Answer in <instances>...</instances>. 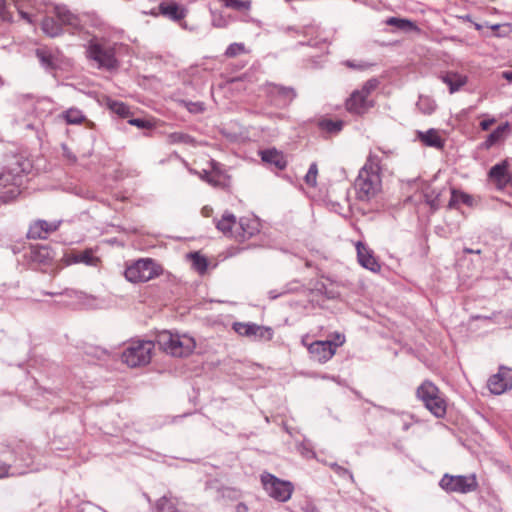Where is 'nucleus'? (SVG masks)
Returning <instances> with one entry per match:
<instances>
[{
	"mask_svg": "<svg viewBox=\"0 0 512 512\" xmlns=\"http://www.w3.org/2000/svg\"><path fill=\"white\" fill-rule=\"evenodd\" d=\"M344 64L349 67V68H353V69H363L365 66L362 65V64H355L354 62L350 61V60H347L344 62Z\"/></svg>",
	"mask_w": 512,
	"mask_h": 512,
	"instance_id": "nucleus-50",
	"label": "nucleus"
},
{
	"mask_svg": "<svg viewBox=\"0 0 512 512\" xmlns=\"http://www.w3.org/2000/svg\"><path fill=\"white\" fill-rule=\"evenodd\" d=\"M32 258L39 263H48L52 259V251L47 246H37L32 252Z\"/></svg>",
	"mask_w": 512,
	"mask_h": 512,
	"instance_id": "nucleus-30",
	"label": "nucleus"
},
{
	"mask_svg": "<svg viewBox=\"0 0 512 512\" xmlns=\"http://www.w3.org/2000/svg\"><path fill=\"white\" fill-rule=\"evenodd\" d=\"M124 274L129 282H147L162 275L163 267L151 258H142L127 266Z\"/></svg>",
	"mask_w": 512,
	"mask_h": 512,
	"instance_id": "nucleus-5",
	"label": "nucleus"
},
{
	"mask_svg": "<svg viewBox=\"0 0 512 512\" xmlns=\"http://www.w3.org/2000/svg\"><path fill=\"white\" fill-rule=\"evenodd\" d=\"M226 8L238 12L249 11L252 6L251 0H219Z\"/></svg>",
	"mask_w": 512,
	"mask_h": 512,
	"instance_id": "nucleus-27",
	"label": "nucleus"
},
{
	"mask_svg": "<svg viewBox=\"0 0 512 512\" xmlns=\"http://www.w3.org/2000/svg\"><path fill=\"white\" fill-rule=\"evenodd\" d=\"M62 221H52L48 222L46 220H36L30 224L27 238L28 239H46L49 234L57 231L61 225Z\"/></svg>",
	"mask_w": 512,
	"mask_h": 512,
	"instance_id": "nucleus-11",
	"label": "nucleus"
},
{
	"mask_svg": "<svg viewBox=\"0 0 512 512\" xmlns=\"http://www.w3.org/2000/svg\"><path fill=\"white\" fill-rule=\"evenodd\" d=\"M168 142L170 144L185 143L190 144L194 142V139L188 134L182 132H173L168 135Z\"/></svg>",
	"mask_w": 512,
	"mask_h": 512,
	"instance_id": "nucleus-36",
	"label": "nucleus"
},
{
	"mask_svg": "<svg viewBox=\"0 0 512 512\" xmlns=\"http://www.w3.org/2000/svg\"><path fill=\"white\" fill-rule=\"evenodd\" d=\"M318 175V167L316 163H312L305 175V183L311 187L316 186Z\"/></svg>",
	"mask_w": 512,
	"mask_h": 512,
	"instance_id": "nucleus-38",
	"label": "nucleus"
},
{
	"mask_svg": "<svg viewBox=\"0 0 512 512\" xmlns=\"http://www.w3.org/2000/svg\"><path fill=\"white\" fill-rule=\"evenodd\" d=\"M0 20L4 22L12 21V13L9 11L6 0H0Z\"/></svg>",
	"mask_w": 512,
	"mask_h": 512,
	"instance_id": "nucleus-40",
	"label": "nucleus"
},
{
	"mask_svg": "<svg viewBox=\"0 0 512 512\" xmlns=\"http://www.w3.org/2000/svg\"><path fill=\"white\" fill-rule=\"evenodd\" d=\"M245 52V46L242 43H232L230 44L226 51L225 55L227 57H235Z\"/></svg>",
	"mask_w": 512,
	"mask_h": 512,
	"instance_id": "nucleus-39",
	"label": "nucleus"
},
{
	"mask_svg": "<svg viewBox=\"0 0 512 512\" xmlns=\"http://www.w3.org/2000/svg\"><path fill=\"white\" fill-rule=\"evenodd\" d=\"M464 252L468 253V254H471V253L479 254L481 251L480 250H473V249L465 248Z\"/></svg>",
	"mask_w": 512,
	"mask_h": 512,
	"instance_id": "nucleus-55",
	"label": "nucleus"
},
{
	"mask_svg": "<svg viewBox=\"0 0 512 512\" xmlns=\"http://www.w3.org/2000/svg\"><path fill=\"white\" fill-rule=\"evenodd\" d=\"M259 232V223L256 219L242 217L237 221L234 240L243 242Z\"/></svg>",
	"mask_w": 512,
	"mask_h": 512,
	"instance_id": "nucleus-15",
	"label": "nucleus"
},
{
	"mask_svg": "<svg viewBox=\"0 0 512 512\" xmlns=\"http://www.w3.org/2000/svg\"><path fill=\"white\" fill-rule=\"evenodd\" d=\"M86 57L95 62L99 69L111 71L119 66L115 44L105 38L92 37L86 46Z\"/></svg>",
	"mask_w": 512,
	"mask_h": 512,
	"instance_id": "nucleus-2",
	"label": "nucleus"
},
{
	"mask_svg": "<svg viewBox=\"0 0 512 512\" xmlns=\"http://www.w3.org/2000/svg\"><path fill=\"white\" fill-rule=\"evenodd\" d=\"M110 108L113 112L122 117H126L129 114L128 106L122 102H113L112 104H110Z\"/></svg>",
	"mask_w": 512,
	"mask_h": 512,
	"instance_id": "nucleus-41",
	"label": "nucleus"
},
{
	"mask_svg": "<svg viewBox=\"0 0 512 512\" xmlns=\"http://www.w3.org/2000/svg\"><path fill=\"white\" fill-rule=\"evenodd\" d=\"M157 342L162 350L174 357H187L196 348V341L193 337L170 331L159 333Z\"/></svg>",
	"mask_w": 512,
	"mask_h": 512,
	"instance_id": "nucleus-3",
	"label": "nucleus"
},
{
	"mask_svg": "<svg viewBox=\"0 0 512 512\" xmlns=\"http://www.w3.org/2000/svg\"><path fill=\"white\" fill-rule=\"evenodd\" d=\"M63 150H64V156L69 159L70 161L72 162H75L76 161V157L67 149L66 146H63Z\"/></svg>",
	"mask_w": 512,
	"mask_h": 512,
	"instance_id": "nucleus-51",
	"label": "nucleus"
},
{
	"mask_svg": "<svg viewBox=\"0 0 512 512\" xmlns=\"http://www.w3.org/2000/svg\"><path fill=\"white\" fill-rule=\"evenodd\" d=\"M62 116L68 124H81L86 119L83 112L78 108H69L63 112Z\"/></svg>",
	"mask_w": 512,
	"mask_h": 512,
	"instance_id": "nucleus-29",
	"label": "nucleus"
},
{
	"mask_svg": "<svg viewBox=\"0 0 512 512\" xmlns=\"http://www.w3.org/2000/svg\"><path fill=\"white\" fill-rule=\"evenodd\" d=\"M233 329L241 336L254 337L257 339L270 340L273 336L270 328L263 327L255 323L236 322L233 324Z\"/></svg>",
	"mask_w": 512,
	"mask_h": 512,
	"instance_id": "nucleus-12",
	"label": "nucleus"
},
{
	"mask_svg": "<svg viewBox=\"0 0 512 512\" xmlns=\"http://www.w3.org/2000/svg\"><path fill=\"white\" fill-rule=\"evenodd\" d=\"M307 349L311 358L322 364L329 361L336 353L330 341H314L307 345Z\"/></svg>",
	"mask_w": 512,
	"mask_h": 512,
	"instance_id": "nucleus-14",
	"label": "nucleus"
},
{
	"mask_svg": "<svg viewBox=\"0 0 512 512\" xmlns=\"http://www.w3.org/2000/svg\"><path fill=\"white\" fill-rule=\"evenodd\" d=\"M192 107L189 108L190 111L196 112V111H202L203 105L201 103H192Z\"/></svg>",
	"mask_w": 512,
	"mask_h": 512,
	"instance_id": "nucleus-52",
	"label": "nucleus"
},
{
	"mask_svg": "<svg viewBox=\"0 0 512 512\" xmlns=\"http://www.w3.org/2000/svg\"><path fill=\"white\" fill-rule=\"evenodd\" d=\"M491 393L500 395L512 387V373L501 368L498 373L492 375L487 383Z\"/></svg>",
	"mask_w": 512,
	"mask_h": 512,
	"instance_id": "nucleus-13",
	"label": "nucleus"
},
{
	"mask_svg": "<svg viewBox=\"0 0 512 512\" xmlns=\"http://www.w3.org/2000/svg\"><path fill=\"white\" fill-rule=\"evenodd\" d=\"M216 228L224 236L234 239L235 227L237 226L236 217L230 213L225 212L221 219L215 220Z\"/></svg>",
	"mask_w": 512,
	"mask_h": 512,
	"instance_id": "nucleus-23",
	"label": "nucleus"
},
{
	"mask_svg": "<svg viewBox=\"0 0 512 512\" xmlns=\"http://www.w3.org/2000/svg\"><path fill=\"white\" fill-rule=\"evenodd\" d=\"M508 165L506 161H502L491 167L488 175L498 189H503L511 180V175L508 172Z\"/></svg>",
	"mask_w": 512,
	"mask_h": 512,
	"instance_id": "nucleus-19",
	"label": "nucleus"
},
{
	"mask_svg": "<svg viewBox=\"0 0 512 512\" xmlns=\"http://www.w3.org/2000/svg\"><path fill=\"white\" fill-rule=\"evenodd\" d=\"M54 14L60 21L61 26H69L75 31H80L82 28L80 18L78 15L71 12L65 5H55Z\"/></svg>",
	"mask_w": 512,
	"mask_h": 512,
	"instance_id": "nucleus-16",
	"label": "nucleus"
},
{
	"mask_svg": "<svg viewBox=\"0 0 512 512\" xmlns=\"http://www.w3.org/2000/svg\"><path fill=\"white\" fill-rule=\"evenodd\" d=\"M235 509L236 512H248V507L245 503H238Z\"/></svg>",
	"mask_w": 512,
	"mask_h": 512,
	"instance_id": "nucleus-53",
	"label": "nucleus"
},
{
	"mask_svg": "<svg viewBox=\"0 0 512 512\" xmlns=\"http://www.w3.org/2000/svg\"><path fill=\"white\" fill-rule=\"evenodd\" d=\"M11 465L0 461V478L9 476Z\"/></svg>",
	"mask_w": 512,
	"mask_h": 512,
	"instance_id": "nucleus-46",
	"label": "nucleus"
},
{
	"mask_svg": "<svg viewBox=\"0 0 512 512\" xmlns=\"http://www.w3.org/2000/svg\"><path fill=\"white\" fill-rule=\"evenodd\" d=\"M329 341L331 344H333L334 350L336 351L338 347L342 346L345 343V336L340 333H336L334 335V339Z\"/></svg>",
	"mask_w": 512,
	"mask_h": 512,
	"instance_id": "nucleus-43",
	"label": "nucleus"
},
{
	"mask_svg": "<svg viewBox=\"0 0 512 512\" xmlns=\"http://www.w3.org/2000/svg\"><path fill=\"white\" fill-rule=\"evenodd\" d=\"M416 395L434 416L438 418L444 417L446 414V401L434 383L424 381L417 388Z\"/></svg>",
	"mask_w": 512,
	"mask_h": 512,
	"instance_id": "nucleus-6",
	"label": "nucleus"
},
{
	"mask_svg": "<svg viewBox=\"0 0 512 512\" xmlns=\"http://www.w3.org/2000/svg\"><path fill=\"white\" fill-rule=\"evenodd\" d=\"M320 127L329 133H337L342 129L343 122L340 120L334 121L331 119H325L320 122Z\"/></svg>",
	"mask_w": 512,
	"mask_h": 512,
	"instance_id": "nucleus-35",
	"label": "nucleus"
},
{
	"mask_svg": "<svg viewBox=\"0 0 512 512\" xmlns=\"http://www.w3.org/2000/svg\"><path fill=\"white\" fill-rule=\"evenodd\" d=\"M386 24L389 25V26H394L400 30H404V31H410V30H415L417 29L416 25L414 24V22L408 20V19H403V18H397V17H390L386 20Z\"/></svg>",
	"mask_w": 512,
	"mask_h": 512,
	"instance_id": "nucleus-31",
	"label": "nucleus"
},
{
	"mask_svg": "<svg viewBox=\"0 0 512 512\" xmlns=\"http://www.w3.org/2000/svg\"><path fill=\"white\" fill-rule=\"evenodd\" d=\"M26 171L23 163L17 156H13L8 165L0 169V188L8 185H16L21 174Z\"/></svg>",
	"mask_w": 512,
	"mask_h": 512,
	"instance_id": "nucleus-10",
	"label": "nucleus"
},
{
	"mask_svg": "<svg viewBox=\"0 0 512 512\" xmlns=\"http://www.w3.org/2000/svg\"><path fill=\"white\" fill-rule=\"evenodd\" d=\"M380 162L377 155L370 153L364 166L360 169L355 180V190L359 200L369 201L381 192Z\"/></svg>",
	"mask_w": 512,
	"mask_h": 512,
	"instance_id": "nucleus-1",
	"label": "nucleus"
},
{
	"mask_svg": "<svg viewBox=\"0 0 512 512\" xmlns=\"http://www.w3.org/2000/svg\"><path fill=\"white\" fill-rule=\"evenodd\" d=\"M439 78L449 87L450 94L460 91L468 83V77L456 71L443 72Z\"/></svg>",
	"mask_w": 512,
	"mask_h": 512,
	"instance_id": "nucleus-18",
	"label": "nucleus"
},
{
	"mask_svg": "<svg viewBox=\"0 0 512 512\" xmlns=\"http://www.w3.org/2000/svg\"><path fill=\"white\" fill-rule=\"evenodd\" d=\"M501 134H502L501 128H497L492 133H490L488 135L487 139L485 140V142L483 143L484 147L490 148L491 146H493L499 140Z\"/></svg>",
	"mask_w": 512,
	"mask_h": 512,
	"instance_id": "nucleus-42",
	"label": "nucleus"
},
{
	"mask_svg": "<svg viewBox=\"0 0 512 512\" xmlns=\"http://www.w3.org/2000/svg\"><path fill=\"white\" fill-rule=\"evenodd\" d=\"M416 106L420 112L427 115L432 114L437 107L436 102L431 97L423 95L419 97Z\"/></svg>",
	"mask_w": 512,
	"mask_h": 512,
	"instance_id": "nucleus-28",
	"label": "nucleus"
},
{
	"mask_svg": "<svg viewBox=\"0 0 512 512\" xmlns=\"http://www.w3.org/2000/svg\"><path fill=\"white\" fill-rule=\"evenodd\" d=\"M330 467L338 474V475H349L350 478H352V473L347 470L346 468L338 465L337 463L330 464Z\"/></svg>",
	"mask_w": 512,
	"mask_h": 512,
	"instance_id": "nucleus-44",
	"label": "nucleus"
},
{
	"mask_svg": "<svg viewBox=\"0 0 512 512\" xmlns=\"http://www.w3.org/2000/svg\"><path fill=\"white\" fill-rule=\"evenodd\" d=\"M129 123L138 128H148L151 126V124L148 121L139 118L131 119Z\"/></svg>",
	"mask_w": 512,
	"mask_h": 512,
	"instance_id": "nucleus-45",
	"label": "nucleus"
},
{
	"mask_svg": "<svg viewBox=\"0 0 512 512\" xmlns=\"http://www.w3.org/2000/svg\"><path fill=\"white\" fill-rule=\"evenodd\" d=\"M503 78H505L509 82H512V70L503 72Z\"/></svg>",
	"mask_w": 512,
	"mask_h": 512,
	"instance_id": "nucleus-54",
	"label": "nucleus"
},
{
	"mask_svg": "<svg viewBox=\"0 0 512 512\" xmlns=\"http://www.w3.org/2000/svg\"><path fill=\"white\" fill-rule=\"evenodd\" d=\"M356 249L358 262L362 267L372 272H377L380 270V264L374 257L372 251L366 245H364L362 242H357Z\"/></svg>",
	"mask_w": 512,
	"mask_h": 512,
	"instance_id": "nucleus-17",
	"label": "nucleus"
},
{
	"mask_svg": "<svg viewBox=\"0 0 512 512\" xmlns=\"http://www.w3.org/2000/svg\"><path fill=\"white\" fill-rule=\"evenodd\" d=\"M473 199L470 195L457 191L452 190L451 192V198L449 201V207H455L459 203H464L466 205H472Z\"/></svg>",
	"mask_w": 512,
	"mask_h": 512,
	"instance_id": "nucleus-32",
	"label": "nucleus"
},
{
	"mask_svg": "<svg viewBox=\"0 0 512 512\" xmlns=\"http://www.w3.org/2000/svg\"><path fill=\"white\" fill-rule=\"evenodd\" d=\"M377 79H369L359 89L354 90L345 102L347 111L351 114L363 115L374 106L371 93L378 87Z\"/></svg>",
	"mask_w": 512,
	"mask_h": 512,
	"instance_id": "nucleus-4",
	"label": "nucleus"
},
{
	"mask_svg": "<svg viewBox=\"0 0 512 512\" xmlns=\"http://www.w3.org/2000/svg\"><path fill=\"white\" fill-rule=\"evenodd\" d=\"M156 510L157 512H180L175 504L166 496L161 497L156 502Z\"/></svg>",
	"mask_w": 512,
	"mask_h": 512,
	"instance_id": "nucleus-34",
	"label": "nucleus"
},
{
	"mask_svg": "<svg viewBox=\"0 0 512 512\" xmlns=\"http://www.w3.org/2000/svg\"><path fill=\"white\" fill-rule=\"evenodd\" d=\"M261 160L279 170H283L287 166L284 154L275 148L260 151Z\"/></svg>",
	"mask_w": 512,
	"mask_h": 512,
	"instance_id": "nucleus-22",
	"label": "nucleus"
},
{
	"mask_svg": "<svg viewBox=\"0 0 512 512\" xmlns=\"http://www.w3.org/2000/svg\"><path fill=\"white\" fill-rule=\"evenodd\" d=\"M261 483L267 494L279 502H287L294 491L292 482L279 479L270 473L261 475Z\"/></svg>",
	"mask_w": 512,
	"mask_h": 512,
	"instance_id": "nucleus-8",
	"label": "nucleus"
},
{
	"mask_svg": "<svg viewBox=\"0 0 512 512\" xmlns=\"http://www.w3.org/2000/svg\"><path fill=\"white\" fill-rule=\"evenodd\" d=\"M192 260V266L193 268L199 272L200 274H203L206 272L208 268V262L207 259L200 255L199 253L195 252L190 255Z\"/></svg>",
	"mask_w": 512,
	"mask_h": 512,
	"instance_id": "nucleus-33",
	"label": "nucleus"
},
{
	"mask_svg": "<svg viewBox=\"0 0 512 512\" xmlns=\"http://www.w3.org/2000/svg\"><path fill=\"white\" fill-rule=\"evenodd\" d=\"M212 213H213V209L210 206H204L201 209V214H202L203 217H206V218L211 217Z\"/></svg>",
	"mask_w": 512,
	"mask_h": 512,
	"instance_id": "nucleus-49",
	"label": "nucleus"
},
{
	"mask_svg": "<svg viewBox=\"0 0 512 512\" xmlns=\"http://www.w3.org/2000/svg\"><path fill=\"white\" fill-rule=\"evenodd\" d=\"M439 485L447 492L466 494L477 490L478 482L475 474L453 476L445 474Z\"/></svg>",
	"mask_w": 512,
	"mask_h": 512,
	"instance_id": "nucleus-9",
	"label": "nucleus"
},
{
	"mask_svg": "<svg viewBox=\"0 0 512 512\" xmlns=\"http://www.w3.org/2000/svg\"><path fill=\"white\" fill-rule=\"evenodd\" d=\"M495 122V119H487L480 122V127L482 130L486 131L488 130L492 124Z\"/></svg>",
	"mask_w": 512,
	"mask_h": 512,
	"instance_id": "nucleus-48",
	"label": "nucleus"
},
{
	"mask_svg": "<svg viewBox=\"0 0 512 512\" xmlns=\"http://www.w3.org/2000/svg\"><path fill=\"white\" fill-rule=\"evenodd\" d=\"M154 343L149 340L131 342L122 353V361L129 367L147 365L152 358Z\"/></svg>",
	"mask_w": 512,
	"mask_h": 512,
	"instance_id": "nucleus-7",
	"label": "nucleus"
},
{
	"mask_svg": "<svg viewBox=\"0 0 512 512\" xmlns=\"http://www.w3.org/2000/svg\"><path fill=\"white\" fill-rule=\"evenodd\" d=\"M42 31L49 37H57L63 33L60 23L52 17H45L41 22Z\"/></svg>",
	"mask_w": 512,
	"mask_h": 512,
	"instance_id": "nucleus-26",
	"label": "nucleus"
},
{
	"mask_svg": "<svg viewBox=\"0 0 512 512\" xmlns=\"http://www.w3.org/2000/svg\"><path fill=\"white\" fill-rule=\"evenodd\" d=\"M201 178L213 186L217 185V182L214 180V178L211 176V174L207 171H204L203 174H201Z\"/></svg>",
	"mask_w": 512,
	"mask_h": 512,
	"instance_id": "nucleus-47",
	"label": "nucleus"
},
{
	"mask_svg": "<svg viewBox=\"0 0 512 512\" xmlns=\"http://www.w3.org/2000/svg\"><path fill=\"white\" fill-rule=\"evenodd\" d=\"M36 56L43 66L47 68L53 66V57L48 50L44 48H39L36 50Z\"/></svg>",
	"mask_w": 512,
	"mask_h": 512,
	"instance_id": "nucleus-37",
	"label": "nucleus"
},
{
	"mask_svg": "<svg viewBox=\"0 0 512 512\" xmlns=\"http://www.w3.org/2000/svg\"><path fill=\"white\" fill-rule=\"evenodd\" d=\"M266 89L270 96L277 97L283 104L291 103L297 95L294 88L278 84H268Z\"/></svg>",
	"mask_w": 512,
	"mask_h": 512,
	"instance_id": "nucleus-21",
	"label": "nucleus"
},
{
	"mask_svg": "<svg viewBox=\"0 0 512 512\" xmlns=\"http://www.w3.org/2000/svg\"><path fill=\"white\" fill-rule=\"evenodd\" d=\"M310 511H311V512H318V510L316 509V507H312Z\"/></svg>",
	"mask_w": 512,
	"mask_h": 512,
	"instance_id": "nucleus-56",
	"label": "nucleus"
},
{
	"mask_svg": "<svg viewBox=\"0 0 512 512\" xmlns=\"http://www.w3.org/2000/svg\"><path fill=\"white\" fill-rule=\"evenodd\" d=\"M159 12L174 21L183 19L186 16L185 8L179 6L177 3L163 2L159 5Z\"/></svg>",
	"mask_w": 512,
	"mask_h": 512,
	"instance_id": "nucleus-24",
	"label": "nucleus"
},
{
	"mask_svg": "<svg viewBox=\"0 0 512 512\" xmlns=\"http://www.w3.org/2000/svg\"><path fill=\"white\" fill-rule=\"evenodd\" d=\"M63 259L67 265L82 263L88 266H96L99 262V258L94 255L92 249L67 253Z\"/></svg>",
	"mask_w": 512,
	"mask_h": 512,
	"instance_id": "nucleus-20",
	"label": "nucleus"
},
{
	"mask_svg": "<svg viewBox=\"0 0 512 512\" xmlns=\"http://www.w3.org/2000/svg\"><path fill=\"white\" fill-rule=\"evenodd\" d=\"M417 137L424 145L428 147L440 149L444 145V141L439 135L438 131L433 128L427 130L426 132L418 131Z\"/></svg>",
	"mask_w": 512,
	"mask_h": 512,
	"instance_id": "nucleus-25",
	"label": "nucleus"
}]
</instances>
